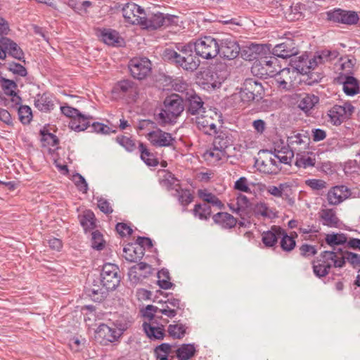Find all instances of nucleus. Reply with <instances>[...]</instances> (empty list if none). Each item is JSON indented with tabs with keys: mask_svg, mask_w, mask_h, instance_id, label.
I'll return each instance as SVG.
<instances>
[{
	"mask_svg": "<svg viewBox=\"0 0 360 360\" xmlns=\"http://www.w3.org/2000/svg\"><path fill=\"white\" fill-rule=\"evenodd\" d=\"M292 160V153L287 151L285 154L282 150H262V156L257 160L260 172L268 174H276L281 168L282 165H290Z\"/></svg>",
	"mask_w": 360,
	"mask_h": 360,
	"instance_id": "obj_1",
	"label": "nucleus"
},
{
	"mask_svg": "<svg viewBox=\"0 0 360 360\" xmlns=\"http://www.w3.org/2000/svg\"><path fill=\"white\" fill-rule=\"evenodd\" d=\"M183 98L176 94L167 96L163 102V108L158 114V118L162 124L175 122L184 110Z\"/></svg>",
	"mask_w": 360,
	"mask_h": 360,
	"instance_id": "obj_2",
	"label": "nucleus"
},
{
	"mask_svg": "<svg viewBox=\"0 0 360 360\" xmlns=\"http://www.w3.org/2000/svg\"><path fill=\"white\" fill-rule=\"evenodd\" d=\"M345 265L342 252L325 251L320 259L313 264V271L318 277L326 276L332 267L341 268Z\"/></svg>",
	"mask_w": 360,
	"mask_h": 360,
	"instance_id": "obj_3",
	"label": "nucleus"
},
{
	"mask_svg": "<svg viewBox=\"0 0 360 360\" xmlns=\"http://www.w3.org/2000/svg\"><path fill=\"white\" fill-rule=\"evenodd\" d=\"M308 73V68L305 67L304 60H302L296 67L280 68L275 76V79L280 89L289 90L292 87L294 81L300 74Z\"/></svg>",
	"mask_w": 360,
	"mask_h": 360,
	"instance_id": "obj_4",
	"label": "nucleus"
},
{
	"mask_svg": "<svg viewBox=\"0 0 360 360\" xmlns=\"http://www.w3.org/2000/svg\"><path fill=\"white\" fill-rule=\"evenodd\" d=\"M218 38L205 36L194 42V49L196 55L204 59L214 58L219 51Z\"/></svg>",
	"mask_w": 360,
	"mask_h": 360,
	"instance_id": "obj_5",
	"label": "nucleus"
},
{
	"mask_svg": "<svg viewBox=\"0 0 360 360\" xmlns=\"http://www.w3.org/2000/svg\"><path fill=\"white\" fill-rule=\"evenodd\" d=\"M177 17L171 15H164L162 13L148 14L147 16L144 13L141 25L147 30H157L162 27H168L176 23Z\"/></svg>",
	"mask_w": 360,
	"mask_h": 360,
	"instance_id": "obj_6",
	"label": "nucleus"
},
{
	"mask_svg": "<svg viewBox=\"0 0 360 360\" xmlns=\"http://www.w3.org/2000/svg\"><path fill=\"white\" fill-rule=\"evenodd\" d=\"M119 268L117 265L106 263L103 266L100 274V283L107 290H114L120 283Z\"/></svg>",
	"mask_w": 360,
	"mask_h": 360,
	"instance_id": "obj_7",
	"label": "nucleus"
},
{
	"mask_svg": "<svg viewBox=\"0 0 360 360\" xmlns=\"http://www.w3.org/2000/svg\"><path fill=\"white\" fill-rule=\"evenodd\" d=\"M309 143L310 139L306 134L294 131L288 136L287 147H283L281 150L285 154H287V151H290L293 158L295 154L307 150Z\"/></svg>",
	"mask_w": 360,
	"mask_h": 360,
	"instance_id": "obj_8",
	"label": "nucleus"
},
{
	"mask_svg": "<svg viewBox=\"0 0 360 360\" xmlns=\"http://www.w3.org/2000/svg\"><path fill=\"white\" fill-rule=\"evenodd\" d=\"M354 110V106L347 102L342 105H335L328 111V121L335 126H339L352 115Z\"/></svg>",
	"mask_w": 360,
	"mask_h": 360,
	"instance_id": "obj_9",
	"label": "nucleus"
},
{
	"mask_svg": "<svg viewBox=\"0 0 360 360\" xmlns=\"http://www.w3.org/2000/svg\"><path fill=\"white\" fill-rule=\"evenodd\" d=\"M219 51V54L221 58L229 60L236 58L240 51V47L236 39L232 35H226L218 38Z\"/></svg>",
	"mask_w": 360,
	"mask_h": 360,
	"instance_id": "obj_10",
	"label": "nucleus"
},
{
	"mask_svg": "<svg viewBox=\"0 0 360 360\" xmlns=\"http://www.w3.org/2000/svg\"><path fill=\"white\" fill-rule=\"evenodd\" d=\"M129 69L134 78L143 79L151 71V63L147 58H134L129 63Z\"/></svg>",
	"mask_w": 360,
	"mask_h": 360,
	"instance_id": "obj_11",
	"label": "nucleus"
},
{
	"mask_svg": "<svg viewBox=\"0 0 360 360\" xmlns=\"http://www.w3.org/2000/svg\"><path fill=\"white\" fill-rule=\"evenodd\" d=\"M124 328H114L106 324L102 323L98 326L96 330V338L101 344L107 345L112 342L119 338Z\"/></svg>",
	"mask_w": 360,
	"mask_h": 360,
	"instance_id": "obj_12",
	"label": "nucleus"
},
{
	"mask_svg": "<svg viewBox=\"0 0 360 360\" xmlns=\"http://www.w3.org/2000/svg\"><path fill=\"white\" fill-rule=\"evenodd\" d=\"M150 143L155 147H170L175 143V138L170 133L160 129L148 131L146 136Z\"/></svg>",
	"mask_w": 360,
	"mask_h": 360,
	"instance_id": "obj_13",
	"label": "nucleus"
},
{
	"mask_svg": "<svg viewBox=\"0 0 360 360\" xmlns=\"http://www.w3.org/2000/svg\"><path fill=\"white\" fill-rule=\"evenodd\" d=\"M144 12L140 6L134 2L125 4L122 8V15L126 22L132 25H141Z\"/></svg>",
	"mask_w": 360,
	"mask_h": 360,
	"instance_id": "obj_14",
	"label": "nucleus"
},
{
	"mask_svg": "<svg viewBox=\"0 0 360 360\" xmlns=\"http://www.w3.org/2000/svg\"><path fill=\"white\" fill-rule=\"evenodd\" d=\"M249 102L259 101L264 94V88L260 82L252 78L245 79L242 88Z\"/></svg>",
	"mask_w": 360,
	"mask_h": 360,
	"instance_id": "obj_15",
	"label": "nucleus"
},
{
	"mask_svg": "<svg viewBox=\"0 0 360 360\" xmlns=\"http://www.w3.org/2000/svg\"><path fill=\"white\" fill-rule=\"evenodd\" d=\"M339 53L335 50H322L316 53L314 56L309 60L304 61L306 68H308V72L310 70L314 69L319 64L330 62L335 59Z\"/></svg>",
	"mask_w": 360,
	"mask_h": 360,
	"instance_id": "obj_16",
	"label": "nucleus"
},
{
	"mask_svg": "<svg viewBox=\"0 0 360 360\" xmlns=\"http://www.w3.org/2000/svg\"><path fill=\"white\" fill-rule=\"evenodd\" d=\"M113 92L134 100L138 95V87L131 80L124 79L115 84Z\"/></svg>",
	"mask_w": 360,
	"mask_h": 360,
	"instance_id": "obj_17",
	"label": "nucleus"
},
{
	"mask_svg": "<svg viewBox=\"0 0 360 360\" xmlns=\"http://www.w3.org/2000/svg\"><path fill=\"white\" fill-rule=\"evenodd\" d=\"M151 266L145 262H140L131 266L128 271L130 281L136 284L151 274Z\"/></svg>",
	"mask_w": 360,
	"mask_h": 360,
	"instance_id": "obj_18",
	"label": "nucleus"
},
{
	"mask_svg": "<svg viewBox=\"0 0 360 360\" xmlns=\"http://www.w3.org/2000/svg\"><path fill=\"white\" fill-rule=\"evenodd\" d=\"M351 195L350 190L345 186H336L333 187L327 194V200L330 205H337Z\"/></svg>",
	"mask_w": 360,
	"mask_h": 360,
	"instance_id": "obj_19",
	"label": "nucleus"
},
{
	"mask_svg": "<svg viewBox=\"0 0 360 360\" xmlns=\"http://www.w3.org/2000/svg\"><path fill=\"white\" fill-rule=\"evenodd\" d=\"M176 48L177 51L166 49L165 51V56L172 63L178 60L179 58H182V56L187 57L193 54V49H194V44H178Z\"/></svg>",
	"mask_w": 360,
	"mask_h": 360,
	"instance_id": "obj_20",
	"label": "nucleus"
},
{
	"mask_svg": "<svg viewBox=\"0 0 360 360\" xmlns=\"http://www.w3.org/2000/svg\"><path fill=\"white\" fill-rule=\"evenodd\" d=\"M297 52V49L295 47L294 42L290 39L276 45L272 51V53L276 58H290L295 56Z\"/></svg>",
	"mask_w": 360,
	"mask_h": 360,
	"instance_id": "obj_21",
	"label": "nucleus"
},
{
	"mask_svg": "<svg viewBox=\"0 0 360 360\" xmlns=\"http://www.w3.org/2000/svg\"><path fill=\"white\" fill-rule=\"evenodd\" d=\"M143 329L151 340H161L165 335L164 326L156 321H145L143 323Z\"/></svg>",
	"mask_w": 360,
	"mask_h": 360,
	"instance_id": "obj_22",
	"label": "nucleus"
},
{
	"mask_svg": "<svg viewBox=\"0 0 360 360\" xmlns=\"http://www.w3.org/2000/svg\"><path fill=\"white\" fill-rule=\"evenodd\" d=\"M338 82L342 84V90L348 96H354L360 93L358 80L352 76L340 75Z\"/></svg>",
	"mask_w": 360,
	"mask_h": 360,
	"instance_id": "obj_23",
	"label": "nucleus"
},
{
	"mask_svg": "<svg viewBox=\"0 0 360 360\" xmlns=\"http://www.w3.org/2000/svg\"><path fill=\"white\" fill-rule=\"evenodd\" d=\"M321 224L330 228H340L342 222L333 209H324L319 212Z\"/></svg>",
	"mask_w": 360,
	"mask_h": 360,
	"instance_id": "obj_24",
	"label": "nucleus"
},
{
	"mask_svg": "<svg viewBox=\"0 0 360 360\" xmlns=\"http://www.w3.org/2000/svg\"><path fill=\"white\" fill-rule=\"evenodd\" d=\"M187 95L188 102V112L195 117L205 114L206 111L202 99L195 93Z\"/></svg>",
	"mask_w": 360,
	"mask_h": 360,
	"instance_id": "obj_25",
	"label": "nucleus"
},
{
	"mask_svg": "<svg viewBox=\"0 0 360 360\" xmlns=\"http://www.w3.org/2000/svg\"><path fill=\"white\" fill-rule=\"evenodd\" d=\"M1 47L6 49L8 54L19 60L24 58V53L20 47L13 40L8 37H1L0 38Z\"/></svg>",
	"mask_w": 360,
	"mask_h": 360,
	"instance_id": "obj_26",
	"label": "nucleus"
},
{
	"mask_svg": "<svg viewBox=\"0 0 360 360\" xmlns=\"http://www.w3.org/2000/svg\"><path fill=\"white\" fill-rule=\"evenodd\" d=\"M291 191V186L288 183L279 184L278 186H269L266 187V192L276 197L281 198L283 199L288 200L290 202H293V200L290 197Z\"/></svg>",
	"mask_w": 360,
	"mask_h": 360,
	"instance_id": "obj_27",
	"label": "nucleus"
},
{
	"mask_svg": "<svg viewBox=\"0 0 360 360\" xmlns=\"http://www.w3.org/2000/svg\"><path fill=\"white\" fill-rule=\"evenodd\" d=\"M250 206L249 199L243 194L238 193L231 200L229 207L233 212L238 214L245 212Z\"/></svg>",
	"mask_w": 360,
	"mask_h": 360,
	"instance_id": "obj_28",
	"label": "nucleus"
},
{
	"mask_svg": "<svg viewBox=\"0 0 360 360\" xmlns=\"http://www.w3.org/2000/svg\"><path fill=\"white\" fill-rule=\"evenodd\" d=\"M229 157L227 152H223L213 146L203 154L204 159L212 165H217L220 161H226Z\"/></svg>",
	"mask_w": 360,
	"mask_h": 360,
	"instance_id": "obj_29",
	"label": "nucleus"
},
{
	"mask_svg": "<svg viewBox=\"0 0 360 360\" xmlns=\"http://www.w3.org/2000/svg\"><path fill=\"white\" fill-rule=\"evenodd\" d=\"M34 105L41 112H50L54 108L53 97L47 93L37 94L34 98Z\"/></svg>",
	"mask_w": 360,
	"mask_h": 360,
	"instance_id": "obj_30",
	"label": "nucleus"
},
{
	"mask_svg": "<svg viewBox=\"0 0 360 360\" xmlns=\"http://www.w3.org/2000/svg\"><path fill=\"white\" fill-rule=\"evenodd\" d=\"M316 162L315 154L312 152H308L304 150L295 154V165L297 167H302L304 169L314 167Z\"/></svg>",
	"mask_w": 360,
	"mask_h": 360,
	"instance_id": "obj_31",
	"label": "nucleus"
},
{
	"mask_svg": "<svg viewBox=\"0 0 360 360\" xmlns=\"http://www.w3.org/2000/svg\"><path fill=\"white\" fill-rule=\"evenodd\" d=\"M262 69L264 71L262 74H265L269 77H275L280 69L278 63V59L274 56L265 57L260 60Z\"/></svg>",
	"mask_w": 360,
	"mask_h": 360,
	"instance_id": "obj_32",
	"label": "nucleus"
},
{
	"mask_svg": "<svg viewBox=\"0 0 360 360\" xmlns=\"http://www.w3.org/2000/svg\"><path fill=\"white\" fill-rule=\"evenodd\" d=\"M285 231L280 226H273L269 231L262 234V242L267 247H273Z\"/></svg>",
	"mask_w": 360,
	"mask_h": 360,
	"instance_id": "obj_33",
	"label": "nucleus"
},
{
	"mask_svg": "<svg viewBox=\"0 0 360 360\" xmlns=\"http://www.w3.org/2000/svg\"><path fill=\"white\" fill-rule=\"evenodd\" d=\"M215 224H218L222 229H231L237 223L236 219L227 212H219L212 217Z\"/></svg>",
	"mask_w": 360,
	"mask_h": 360,
	"instance_id": "obj_34",
	"label": "nucleus"
},
{
	"mask_svg": "<svg viewBox=\"0 0 360 360\" xmlns=\"http://www.w3.org/2000/svg\"><path fill=\"white\" fill-rule=\"evenodd\" d=\"M173 63L186 71L193 72L198 68L200 60L196 56L192 54L187 57L182 56V58H179L178 60Z\"/></svg>",
	"mask_w": 360,
	"mask_h": 360,
	"instance_id": "obj_35",
	"label": "nucleus"
},
{
	"mask_svg": "<svg viewBox=\"0 0 360 360\" xmlns=\"http://www.w3.org/2000/svg\"><path fill=\"white\" fill-rule=\"evenodd\" d=\"M232 145L231 136L226 131H219L212 143V146L223 152H227V150Z\"/></svg>",
	"mask_w": 360,
	"mask_h": 360,
	"instance_id": "obj_36",
	"label": "nucleus"
},
{
	"mask_svg": "<svg viewBox=\"0 0 360 360\" xmlns=\"http://www.w3.org/2000/svg\"><path fill=\"white\" fill-rule=\"evenodd\" d=\"M108 291L101 284L99 279L94 281L92 285L87 290V293L93 300L101 302L106 296Z\"/></svg>",
	"mask_w": 360,
	"mask_h": 360,
	"instance_id": "obj_37",
	"label": "nucleus"
},
{
	"mask_svg": "<svg viewBox=\"0 0 360 360\" xmlns=\"http://www.w3.org/2000/svg\"><path fill=\"white\" fill-rule=\"evenodd\" d=\"M319 101L318 96L311 94H304L300 96L298 107L305 112L310 111Z\"/></svg>",
	"mask_w": 360,
	"mask_h": 360,
	"instance_id": "obj_38",
	"label": "nucleus"
},
{
	"mask_svg": "<svg viewBox=\"0 0 360 360\" xmlns=\"http://www.w3.org/2000/svg\"><path fill=\"white\" fill-rule=\"evenodd\" d=\"M101 37L103 41L110 46H120L122 38L119 33L111 29H104L101 32Z\"/></svg>",
	"mask_w": 360,
	"mask_h": 360,
	"instance_id": "obj_39",
	"label": "nucleus"
},
{
	"mask_svg": "<svg viewBox=\"0 0 360 360\" xmlns=\"http://www.w3.org/2000/svg\"><path fill=\"white\" fill-rule=\"evenodd\" d=\"M69 127L75 131H82L90 127L89 117L81 112L69 122Z\"/></svg>",
	"mask_w": 360,
	"mask_h": 360,
	"instance_id": "obj_40",
	"label": "nucleus"
},
{
	"mask_svg": "<svg viewBox=\"0 0 360 360\" xmlns=\"http://www.w3.org/2000/svg\"><path fill=\"white\" fill-rule=\"evenodd\" d=\"M249 103L242 89L227 98V103L234 108H241Z\"/></svg>",
	"mask_w": 360,
	"mask_h": 360,
	"instance_id": "obj_41",
	"label": "nucleus"
},
{
	"mask_svg": "<svg viewBox=\"0 0 360 360\" xmlns=\"http://www.w3.org/2000/svg\"><path fill=\"white\" fill-rule=\"evenodd\" d=\"M143 255L144 249H142V247L129 246L124 248V257L131 262L141 259Z\"/></svg>",
	"mask_w": 360,
	"mask_h": 360,
	"instance_id": "obj_42",
	"label": "nucleus"
},
{
	"mask_svg": "<svg viewBox=\"0 0 360 360\" xmlns=\"http://www.w3.org/2000/svg\"><path fill=\"white\" fill-rule=\"evenodd\" d=\"M161 184L168 189L174 190L176 193H179L181 186L179 181L169 172H163L161 177Z\"/></svg>",
	"mask_w": 360,
	"mask_h": 360,
	"instance_id": "obj_43",
	"label": "nucleus"
},
{
	"mask_svg": "<svg viewBox=\"0 0 360 360\" xmlns=\"http://www.w3.org/2000/svg\"><path fill=\"white\" fill-rule=\"evenodd\" d=\"M348 238L343 233H331L326 235L325 241L330 247L347 245Z\"/></svg>",
	"mask_w": 360,
	"mask_h": 360,
	"instance_id": "obj_44",
	"label": "nucleus"
},
{
	"mask_svg": "<svg viewBox=\"0 0 360 360\" xmlns=\"http://www.w3.org/2000/svg\"><path fill=\"white\" fill-rule=\"evenodd\" d=\"M196 352L193 344H183L176 350V355L179 360H188Z\"/></svg>",
	"mask_w": 360,
	"mask_h": 360,
	"instance_id": "obj_45",
	"label": "nucleus"
},
{
	"mask_svg": "<svg viewBox=\"0 0 360 360\" xmlns=\"http://www.w3.org/2000/svg\"><path fill=\"white\" fill-rule=\"evenodd\" d=\"M198 195L200 199L212 206L219 209L222 208L224 206L222 202L214 194L209 192L206 189L198 190Z\"/></svg>",
	"mask_w": 360,
	"mask_h": 360,
	"instance_id": "obj_46",
	"label": "nucleus"
},
{
	"mask_svg": "<svg viewBox=\"0 0 360 360\" xmlns=\"http://www.w3.org/2000/svg\"><path fill=\"white\" fill-rule=\"evenodd\" d=\"M139 150L141 153V160L148 166H156L158 160L153 153H150L147 147L142 143H139Z\"/></svg>",
	"mask_w": 360,
	"mask_h": 360,
	"instance_id": "obj_47",
	"label": "nucleus"
},
{
	"mask_svg": "<svg viewBox=\"0 0 360 360\" xmlns=\"http://www.w3.org/2000/svg\"><path fill=\"white\" fill-rule=\"evenodd\" d=\"M254 212L255 214L265 218L272 219L276 217V212L264 202H257L254 207Z\"/></svg>",
	"mask_w": 360,
	"mask_h": 360,
	"instance_id": "obj_48",
	"label": "nucleus"
},
{
	"mask_svg": "<svg viewBox=\"0 0 360 360\" xmlns=\"http://www.w3.org/2000/svg\"><path fill=\"white\" fill-rule=\"evenodd\" d=\"M186 326L179 322L168 326L167 331L174 339H181L186 334Z\"/></svg>",
	"mask_w": 360,
	"mask_h": 360,
	"instance_id": "obj_49",
	"label": "nucleus"
},
{
	"mask_svg": "<svg viewBox=\"0 0 360 360\" xmlns=\"http://www.w3.org/2000/svg\"><path fill=\"white\" fill-rule=\"evenodd\" d=\"M195 217L201 220H207L211 215V207L207 204H197L193 209Z\"/></svg>",
	"mask_w": 360,
	"mask_h": 360,
	"instance_id": "obj_50",
	"label": "nucleus"
},
{
	"mask_svg": "<svg viewBox=\"0 0 360 360\" xmlns=\"http://www.w3.org/2000/svg\"><path fill=\"white\" fill-rule=\"evenodd\" d=\"M172 351V346L167 343H162L155 347V355L158 360H169V355Z\"/></svg>",
	"mask_w": 360,
	"mask_h": 360,
	"instance_id": "obj_51",
	"label": "nucleus"
},
{
	"mask_svg": "<svg viewBox=\"0 0 360 360\" xmlns=\"http://www.w3.org/2000/svg\"><path fill=\"white\" fill-rule=\"evenodd\" d=\"M20 121L23 124H29L32 119V112L28 105H20L18 109Z\"/></svg>",
	"mask_w": 360,
	"mask_h": 360,
	"instance_id": "obj_52",
	"label": "nucleus"
},
{
	"mask_svg": "<svg viewBox=\"0 0 360 360\" xmlns=\"http://www.w3.org/2000/svg\"><path fill=\"white\" fill-rule=\"evenodd\" d=\"M158 283L159 286L162 289H169L172 286V283L169 281V274L166 270H161L158 273Z\"/></svg>",
	"mask_w": 360,
	"mask_h": 360,
	"instance_id": "obj_53",
	"label": "nucleus"
},
{
	"mask_svg": "<svg viewBox=\"0 0 360 360\" xmlns=\"http://www.w3.org/2000/svg\"><path fill=\"white\" fill-rule=\"evenodd\" d=\"M1 86L7 96L15 94L17 89V84L14 81L4 77H1Z\"/></svg>",
	"mask_w": 360,
	"mask_h": 360,
	"instance_id": "obj_54",
	"label": "nucleus"
},
{
	"mask_svg": "<svg viewBox=\"0 0 360 360\" xmlns=\"http://www.w3.org/2000/svg\"><path fill=\"white\" fill-rule=\"evenodd\" d=\"M281 247L283 250L290 252L294 249L296 243L293 237L287 235L285 232V233L281 235Z\"/></svg>",
	"mask_w": 360,
	"mask_h": 360,
	"instance_id": "obj_55",
	"label": "nucleus"
},
{
	"mask_svg": "<svg viewBox=\"0 0 360 360\" xmlns=\"http://www.w3.org/2000/svg\"><path fill=\"white\" fill-rule=\"evenodd\" d=\"M226 77V72H213L210 77V82L208 83L213 89H219Z\"/></svg>",
	"mask_w": 360,
	"mask_h": 360,
	"instance_id": "obj_56",
	"label": "nucleus"
},
{
	"mask_svg": "<svg viewBox=\"0 0 360 360\" xmlns=\"http://www.w3.org/2000/svg\"><path fill=\"white\" fill-rule=\"evenodd\" d=\"M192 120L195 122L199 130L202 131L205 134V131H207L208 124L210 121H211V117H208L207 115L202 114V115H198L192 118Z\"/></svg>",
	"mask_w": 360,
	"mask_h": 360,
	"instance_id": "obj_57",
	"label": "nucleus"
},
{
	"mask_svg": "<svg viewBox=\"0 0 360 360\" xmlns=\"http://www.w3.org/2000/svg\"><path fill=\"white\" fill-rule=\"evenodd\" d=\"M359 20V16L354 11H345L342 12V17L341 18V22L347 25L356 24Z\"/></svg>",
	"mask_w": 360,
	"mask_h": 360,
	"instance_id": "obj_58",
	"label": "nucleus"
},
{
	"mask_svg": "<svg viewBox=\"0 0 360 360\" xmlns=\"http://www.w3.org/2000/svg\"><path fill=\"white\" fill-rule=\"evenodd\" d=\"M233 188L235 190L238 191L240 192H243L246 193H251V189L249 186L248 180L245 176H241L236 181H235Z\"/></svg>",
	"mask_w": 360,
	"mask_h": 360,
	"instance_id": "obj_59",
	"label": "nucleus"
},
{
	"mask_svg": "<svg viewBox=\"0 0 360 360\" xmlns=\"http://www.w3.org/2000/svg\"><path fill=\"white\" fill-rule=\"evenodd\" d=\"M344 261H347L354 268H360V255L352 252L342 253Z\"/></svg>",
	"mask_w": 360,
	"mask_h": 360,
	"instance_id": "obj_60",
	"label": "nucleus"
},
{
	"mask_svg": "<svg viewBox=\"0 0 360 360\" xmlns=\"http://www.w3.org/2000/svg\"><path fill=\"white\" fill-rule=\"evenodd\" d=\"M103 239L102 234L98 231H95L91 233V246L94 249L101 250L103 248Z\"/></svg>",
	"mask_w": 360,
	"mask_h": 360,
	"instance_id": "obj_61",
	"label": "nucleus"
},
{
	"mask_svg": "<svg viewBox=\"0 0 360 360\" xmlns=\"http://www.w3.org/2000/svg\"><path fill=\"white\" fill-rule=\"evenodd\" d=\"M11 98L7 99L4 98L3 101L0 104L8 107V108H17L21 103V98L16 93L9 95Z\"/></svg>",
	"mask_w": 360,
	"mask_h": 360,
	"instance_id": "obj_62",
	"label": "nucleus"
},
{
	"mask_svg": "<svg viewBox=\"0 0 360 360\" xmlns=\"http://www.w3.org/2000/svg\"><path fill=\"white\" fill-rule=\"evenodd\" d=\"M94 214L89 212L86 214L81 219V225L85 231L93 229L95 227Z\"/></svg>",
	"mask_w": 360,
	"mask_h": 360,
	"instance_id": "obj_63",
	"label": "nucleus"
},
{
	"mask_svg": "<svg viewBox=\"0 0 360 360\" xmlns=\"http://www.w3.org/2000/svg\"><path fill=\"white\" fill-rule=\"evenodd\" d=\"M117 142L123 146L127 151L131 152L136 148L135 143L130 138L127 136H117Z\"/></svg>",
	"mask_w": 360,
	"mask_h": 360,
	"instance_id": "obj_64",
	"label": "nucleus"
}]
</instances>
